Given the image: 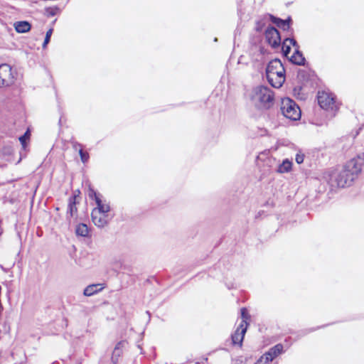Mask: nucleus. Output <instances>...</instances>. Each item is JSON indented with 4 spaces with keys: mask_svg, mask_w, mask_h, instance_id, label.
<instances>
[{
    "mask_svg": "<svg viewBox=\"0 0 364 364\" xmlns=\"http://www.w3.org/2000/svg\"><path fill=\"white\" fill-rule=\"evenodd\" d=\"M104 287L100 284H90L84 289V295L90 296L101 291Z\"/></svg>",
    "mask_w": 364,
    "mask_h": 364,
    "instance_id": "f8f14e48",
    "label": "nucleus"
},
{
    "mask_svg": "<svg viewBox=\"0 0 364 364\" xmlns=\"http://www.w3.org/2000/svg\"><path fill=\"white\" fill-rule=\"evenodd\" d=\"M14 82V75L11 67L8 64L0 65V87H8Z\"/></svg>",
    "mask_w": 364,
    "mask_h": 364,
    "instance_id": "423d86ee",
    "label": "nucleus"
},
{
    "mask_svg": "<svg viewBox=\"0 0 364 364\" xmlns=\"http://www.w3.org/2000/svg\"><path fill=\"white\" fill-rule=\"evenodd\" d=\"M76 234L82 237H87L89 234L87 226L84 223L79 224L75 230Z\"/></svg>",
    "mask_w": 364,
    "mask_h": 364,
    "instance_id": "f3484780",
    "label": "nucleus"
},
{
    "mask_svg": "<svg viewBox=\"0 0 364 364\" xmlns=\"http://www.w3.org/2000/svg\"><path fill=\"white\" fill-rule=\"evenodd\" d=\"M283 350V346L282 344H277L273 348L269 349V352L273 354V356L277 357L278 355H279Z\"/></svg>",
    "mask_w": 364,
    "mask_h": 364,
    "instance_id": "6ab92c4d",
    "label": "nucleus"
},
{
    "mask_svg": "<svg viewBox=\"0 0 364 364\" xmlns=\"http://www.w3.org/2000/svg\"><path fill=\"white\" fill-rule=\"evenodd\" d=\"M97 207L95 208L92 210H99L102 213H108L110 210V206L105 201H102L100 197H96Z\"/></svg>",
    "mask_w": 364,
    "mask_h": 364,
    "instance_id": "ddd939ff",
    "label": "nucleus"
},
{
    "mask_svg": "<svg viewBox=\"0 0 364 364\" xmlns=\"http://www.w3.org/2000/svg\"><path fill=\"white\" fill-rule=\"evenodd\" d=\"M281 111L282 114L293 121L300 119L301 112L296 103L290 98H284L281 102Z\"/></svg>",
    "mask_w": 364,
    "mask_h": 364,
    "instance_id": "20e7f679",
    "label": "nucleus"
},
{
    "mask_svg": "<svg viewBox=\"0 0 364 364\" xmlns=\"http://www.w3.org/2000/svg\"><path fill=\"white\" fill-rule=\"evenodd\" d=\"M265 38L268 43L273 48H277L280 45L281 38L279 31L272 26L266 29Z\"/></svg>",
    "mask_w": 364,
    "mask_h": 364,
    "instance_id": "0eeeda50",
    "label": "nucleus"
},
{
    "mask_svg": "<svg viewBox=\"0 0 364 364\" xmlns=\"http://www.w3.org/2000/svg\"><path fill=\"white\" fill-rule=\"evenodd\" d=\"M91 216L92 221L98 228H104L110 220L108 213H102L99 210H92Z\"/></svg>",
    "mask_w": 364,
    "mask_h": 364,
    "instance_id": "6e6552de",
    "label": "nucleus"
},
{
    "mask_svg": "<svg viewBox=\"0 0 364 364\" xmlns=\"http://www.w3.org/2000/svg\"><path fill=\"white\" fill-rule=\"evenodd\" d=\"M364 166V159L361 157L349 161L343 170V181L345 185L349 186L361 172Z\"/></svg>",
    "mask_w": 364,
    "mask_h": 364,
    "instance_id": "7ed1b4c3",
    "label": "nucleus"
},
{
    "mask_svg": "<svg viewBox=\"0 0 364 364\" xmlns=\"http://www.w3.org/2000/svg\"><path fill=\"white\" fill-rule=\"evenodd\" d=\"M290 21H291L290 18H288L287 20L282 19V22L280 23L279 28H282L284 30H288L289 28Z\"/></svg>",
    "mask_w": 364,
    "mask_h": 364,
    "instance_id": "393cba45",
    "label": "nucleus"
},
{
    "mask_svg": "<svg viewBox=\"0 0 364 364\" xmlns=\"http://www.w3.org/2000/svg\"><path fill=\"white\" fill-rule=\"evenodd\" d=\"M291 45L296 47L297 46V43L294 38H287L284 40L282 44V53L284 56H287L288 54L291 51Z\"/></svg>",
    "mask_w": 364,
    "mask_h": 364,
    "instance_id": "4468645a",
    "label": "nucleus"
},
{
    "mask_svg": "<svg viewBox=\"0 0 364 364\" xmlns=\"http://www.w3.org/2000/svg\"><path fill=\"white\" fill-rule=\"evenodd\" d=\"M251 100L255 106L262 109H268L274 105V95L269 87L259 85L252 90Z\"/></svg>",
    "mask_w": 364,
    "mask_h": 364,
    "instance_id": "f257e3e1",
    "label": "nucleus"
},
{
    "mask_svg": "<svg viewBox=\"0 0 364 364\" xmlns=\"http://www.w3.org/2000/svg\"><path fill=\"white\" fill-rule=\"evenodd\" d=\"M290 60L299 65H304L305 58L303 56V54L299 50V46H296V50L294 54L291 55Z\"/></svg>",
    "mask_w": 364,
    "mask_h": 364,
    "instance_id": "9d476101",
    "label": "nucleus"
},
{
    "mask_svg": "<svg viewBox=\"0 0 364 364\" xmlns=\"http://www.w3.org/2000/svg\"><path fill=\"white\" fill-rule=\"evenodd\" d=\"M304 159V155H302V154H296L295 160H296L297 164H300L303 163Z\"/></svg>",
    "mask_w": 364,
    "mask_h": 364,
    "instance_id": "bb28decb",
    "label": "nucleus"
},
{
    "mask_svg": "<svg viewBox=\"0 0 364 364\" xmlns=\"http://www.w3.org/2000/svg\"><path fill=\"white\" fill-rule=\"evenodd\" d=\"M122 342H119L118 343L114 350H113V353H112V359L114 362L117 361V358L120 356V355L122 354Z\"/></svg>",
    "mask_w": 364,
    "mask_h": 364,
    "instance_id": "a211bd4d",
    "label": "nucleus"
},
{
    "mask_svg": "<svg viewBox=\"0 0 364 364\" xmlns=\"http://www.w3.org/2000/svg\"><path fill=\"white\" fill-rule=\"evenodd\" d=\"M247 328V324L245 326L243 323L240 324L234 334L232 335V341L234 345L242 346Z\"/></svg>",
    "mask_w": 364,
    "mask_h": 364,
    "instance_id": "1a4fd4ad",
    "label": "nucleus"
},
{
    "mask_svg": "<svg viewBox=\"0 0 364 364\" xmlns=\"http://www.w3.org/2000/svg\"><path fill=\"white\" fill-rule=\"evenodd\" d=\"M266 75L269 83L274 87H282L285 81V70L279 59L271 60L266 69Z\"/></svg>",
    "mask_w": 364,
    "mask_h": 364,
    "instance_id": "f03ea898",
    "label": "nucleus"
},
{
    "mask_svg": "<svg viewBox=\"0 0 364 364\" xmlns=\"http://www.w3.org/2000/svg\"><path fill=\"white\" fill-rule=\"evenodd\" d=\"M241 316L242 318V321L241 323H243L245 326L247 324V326H248L247 320L250 318V316L247 311V309L245 308L241 309Z\"/></svg>",
    "mask_w": 364,
    "mask_h": 364,
    "instance_id": "aec40b11",
    "label": "nucleus"
},
{
    "mask_svg": "<svg viewBox=\"0 0 364 364\" xmlns=\"http://www.w3.org/2000/svg\"><path fill=\"white\" fill-rule=\"evenodd\" d=\"M317 100L319 106L328 112L335 113L338 110L334 95L326 91H319L317 94Z\"/></svg>",
    "mask_w": 364,
    "mask_h": 364,
    "instance_id": "39448f33",
    "label": "nucleus"
},
{
    "mask_svg": "<svg viewBox=\"0 0 364 364\" xmlns=\"http://www.w3.org/2000/svg\"><path fill=\"white\" fill-rule=\"evenodd\" d=\"M292 163L288 159H285L283 161L282 164H281L277 169L279 173H287L291 169Z\"/></svg>",
    "mask_w": 364,
    "mask_h": 364,
    "instance_id": "dca6fc26",
    "label": "nucleus"
},
{
    "mask_svg": "<svg viewBox=\"0 0 364 364\" xmlns=\"http://www.w3.org/2000/svg\"><path fill=\"white\" fill-rule=\"evenodd\" d=\"M76 198L75 195L71 196L68 199V206L67 214L70 217H73L74 215L77 213V207H76Z\"/></svg>",
    "mask_w": 364,
    "mask_h": 364,
    "instance_id": "2eb2a0df",
    "label": "nucleus"
},
{
    "mask_svg": "<svg viewBox=\"0 0 364 364\" xmlns=\"http://www.w3.org/2000/svg\"><path fill=\"white\" fill-rule=\"evenodd\" d=\"M264 358V362L265 363V364H268L269 362H271L274 358H276L275 356H273V354L271 353V352L268 351L267 353H266L264 356H262Z\"/></svg>",
    "mask_w": 364,
    "mask_h": 364,
    "instance_id": "b1692460",
    "label": "nucleus"
},
{
    "mask_svg": "<svg viewBox=\"0 0 364 364\" xmlns=\"http://www.w3.org/2000/svg\"><path fill=\"white\" fill-rule=\"evenodd\" d=\"M79 154L80 156V159L83 163H85L89 159V154L87 152H84L82 148L79 149Z\"/></svg>",
    "mask_w": 364,
    "mask_h": 364,
    "instance_id": "4be33fe9",
    "label": "nucleus"
},
{
    "mask_svg": "<svg viewBox=\"0 0 364 364\" xmlns=\"http://www.w3.org/2000/svg\"><path fill=\"white\" fill-rule=\"evenodd\" d=\"M14 28L16 32L23 33H26L31 30V24L26 21H17L14 23Z\"/></svg>",
    "mask_w": 364,
    "mask_h": 364,
    "instance_id": "9b49d317",
    "label": "nucleus"
},
{
    "mask_svg": "<svg viewBox=\"0 0 364 364\" xmlns=\"http://www.w3.org/2000/svg\"><path fill=\"white\" fill-rule=\"evenodd\" d=\"M89 197L91 198H95V200L96 201V197H99V196L97 194V193L93 189H90L89 191Z\"/></svg>",
    "mask_w": 364,
    "mask_h": 364,
    "instance_id": "cd10ccee",
    "label": "nucleus"
},
{
    "mask_svg": "<svg viewBox=\"0 0 364 364\" xmlns=\"http://www.w3.org/2000/svg\"><path fill=\"white\" fill-rule=\"evenodd\" d=\"M72 144H73V148L75 151H77V149L79 150L80 148H82V145L77 141H73Z\"/></svg>",
    "mask_w": 364,
    "mask_h": 364,
    "instance_id": "c85d7f7f",
    "label": "nucleus"
},
{
    "mask_svg": "<svg viewBox=\"0 0 364 364\" xmlns=\"http://www.w3.org/2000/svg\"><path fill=\"white\" fill-rule=\"evenodd\" d=\"M52 33H53V29L52 28H50L46 32V38H45L44 42L43 43V48H45L46 47L47 44L49 43Z\"/></svg>",
    "mask_w": 364,
    "mask_h": 364,
    "instance_id": "5701e85b",
    "label": "nucleus"
},
{
    "mask_svg": "<svg viewBox=\"0 0 364 364\" xmlns=\"http://www.w3.org/2000/svg\"><path fill=\"white\" fill-rule=\"evenodd\" d=\"M30 135L29 130H27L23 135L19 137V141L23 148L26 147V141L29 139Z\"/></svg>",
    "mask_w": 364,
    "mask_h": 364,
    "instance_id": "412c9836",
    "label": "nucleus"
},
{
    "mask_svg": "<svg viewBox=\"0 0 364 364\" xmlns=\"http://www.w3.org/2000/svg\"><path fill=\"white\" fill-rule=\"evenodd\" d=\"M270 19L273 23L276 24L278 27L280 26V23L282 22L281 18H279L274 17L272 15H270Z\"/></svg>",
    "mask_w": 364,
    "mask_h": 364,
    "instance_id": "a878e982",
    "label": "nucleus"
}]
</instances>
